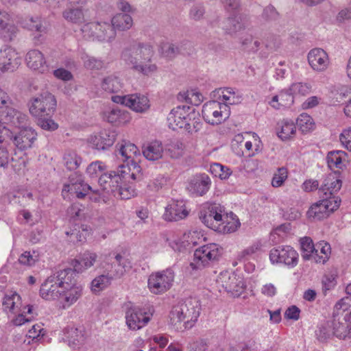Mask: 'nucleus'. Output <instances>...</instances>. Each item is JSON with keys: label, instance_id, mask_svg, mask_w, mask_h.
<instances>
[{"label": "nucleus", "instance_id": "1", "mask_svg": "<svg viewBox=\"0 0 351 351\" xmlns=\"http://www.w3.org/2000/svg\"><path fill=\"white\" fill-rule=\"evenodd\" d=\"M154 51L152 45L147 43H135L124 49L121 53V59L133 71L149 75L157 70L152 61Z\"/></svg>", "mask_w": 351, "mask_h": 351}, {"label": "nucleus", "instance_id": "2", "mask_svg": "<svg viewBox=\"0 0 351 351\" xmlns=\"http://www.w3.org/2000/svg\"><path fill=\"white\" fill-rule=\"evenodd\" d=\"M199 311V301L195 298H187L173 307L170 313L171 322L173 325L184 322L188 327V324L197 321Z\"/></svg>", "mask_w": 351, "mask_h": 351}, {"label": "nucleus", "instance_id": "3", "mask_svg": "<svg viewBox=\"0 0 351 351\" xmlns=\"http://www.w3.org/2000/svg\"><path fill=\"white\" fill-rule=\"evenodd\" d=\"M348 300V298H342L337 302L334 307L332 319L329 321V326L332 327L333 336L340 339L351 337V324H348L341 315V310L345 312L348 309L346 302Z\"/></svg>", "mask_w": 351, "mask_h": 351}, {"label": "nucleus", "instance_id": "4", "mask_svg": "<svg viewBox=\"0 0 351 351\" xmlns=\"http://www.w3.org/2000/svg\"><path fill=\"white\" fill-rule=\"evenodd\" d=\"M221 251L222 249L216 243L202 246L195 251L193 261L190 265L194 269L208 266L219 260Z\"/></svg>", "mask_w": 351, "mask_h": 351}, {"label": "nucleus", "instance_id": "5", "mask_svg": "<svg viewBox=\"0 0 351 351\" xmlns=\"http://www.w3.org/2000/svg\"><path fill=\"white\" fill-rule=\"evenodd\" d=\"M204 119L211 125H217L226 121L230 116L229 106L215 100L210 101L202 107Z\"/></svg>", "mask_w": 351, "mask_h": 351}, {"label": "nucleus", "instance_id": "6", "mask_svg": "<svg viewBox=\"0 0 351 351\" xmlns=\"http://www.w3.org/2000/svg\"><path fill=\"white\" fill-rule=\"evenodd\" d=\"M56 99L51 93L42 92L38 97L33 99L29 107L30 113L36 117L51 116L55 111Z\"/></svg>", "mask_w": 351, "mask_h": 351}, {"label": "nucleus", "instance_id": "7", "mask_svg": "<svg viewBox=\"0 0 351 351\" xmlns=\"http://www.w3.org/2000/svg\"><path fill=\"white\" fill-rule=\"evenodd\" d=\"M82 31L84 37L100 41H111L116 35L111 24L106 22H92L85 24Z\"/></svg>", "mask_w": 351, "mask_h": 351}, {"label": "nucleus", "instance_id": "8", "mask_svg": "<svg viewBox=\"0 0 351 351\" xmlns=\"http://www.w3.org/2000/svg\"><path fill=\"white\" fill-rule=\"evenodd\" d=\"M125 168L126 167L124 165H121L119 166L117 171H110L108 173L101 174L98 180L101 190L106 194L113 195L125 178Z\"/></svg>", "mask_w": 351, "mask_h": 351}, {"label": "nucleus", "instance_id": "9", "mask_svg": "<svg viewBox=\"0 0 351 351\" xmlns=\"http://www.w3.org/2000/svg\"><path fill=\"white\" fill-rule=\"evenodd\" d=\"M226 217L224 206L220 204H210L207 209L200 213L199 219L208 228L216 230Z\"/></svg>", "mask_w": 351, "mask_h": 351}, {"label": "nucleus", "instance_id": "10", "mask_svg": "<svg viewBox=\"0 0 351 351\" xmlns=\"http://www.w3.org/2000/svg\"><path fill=\"white\" fill-rule=\"evenodd\" d=\"M174 279L171 269L152 274L148 279V287L152 292L158 294L169 289Z\"/></svg>", "mask_w": 351, "mask_h": 351}, {"label": "nucleus", "instance_id": "11", "mask_svg": "<svg viewBox=\"0 0 351 351\" xmlns=\"http://www.w3.org/2000/svg\"><path fill=\"white\" fill-rule=\"evenodd\" d=\"M269 258L273 263H283L294 267L298 262V254L289 245L279 246L270 250Z\"/></svg>", "mask_w": 351, "mask_h": 351}, {"label": "nucleus", "instance_id": "12", "mask_svg": "<svg viewBox=\"0 0 351 351\" xmlns=\"http://www.w3.org/2000/svg\"><path fill=\"white\" fill-rule=\"evenodd\" d=\"M322 199L315 203L309 208L307 215L309 217L320 219L328 215L329 213L337 210L341 200L339 199H334V197H328L326 195H321Z\"/></svg>", "mask_w": 351, "mask_h": 351}, {"label": "nucleus", "instance_id": "13", "mask_svg": "<svg viewBox=\"0 0 351 351\" xmlns=\"http://www.w3.org/2000/svg\"><path fill=\"white\" fill-rule=\"evenodd\" d=\"M101 267L105 269L112 278L118 279L123 277L132 268L130 261L121 255L117 254L114 256V261L109 263L104 262L101 264Z\"/></svg>", "mask_w": 351, "mask_h": 351}, {"label": "nucleus", "instance_id": "14", "mask_svg": "<svg viewBox=\"0 0 351 351\" xmlns=\"http://www.w3.org/2000/svg\"><path fill=\"white\" fill-rule=\"evenodd\" d=\"M211 184V179L208 174L197 173L188 180L186 189L195 197H202L210 190Z\"/></svg>", "mask_w": 351, "mask_h": 351}, {"label": "nucleus", "instance_id": "15", "mask_svg": "<svg viewBox=\"0 0 351 351\" xmlns=\"http://www.w3.org/2000/svg\"><path fill=\"white\" fill-rule=\"evenodd\" d=\"M190 106L183 105L173 108L167 116L169 127L173 130L178 128L190 129V124L188 123L187 117Z\"/></svg>", "mask_w": 351, "mask_h": 351}, {"label": "nucleus", "instance_id": "16", "mask_svg": "<svg viewBox=\"0 0 351 351\" xmlns=\"http://www.w3.org/2000/svg\"><path fill=\"white\" fill-rule=\"evenodd\" d=\"M217 283L228 292L235 294L241 293L245 287L241 278L237 277L235 274L228 271L219 274L217 279Z\"/></svg>", "mask_w": 351, "mask_h": 351}, {"label": "nucleus", "instance_id": "17", "mask_svg": "<svg viewBox=\"0 0 351 351\" xmlns=\"http://www.w3.org/2000/svg\"><path fill=\"white\" fill-rule=\"evenodd\" d=\"M21 64V58L16 51L10 47L0 49V71H13Z\"/></svg>", "mask_w": 351, "mask_h": 351}, {"label": "nucleus", "instance_id": "18", "mask_svg": "<svg viewBox=\"0 0 351 351\" xmlns=\"http://www.w3.org/2000/svg\"><path fill=\"white\" fill-rule=\"evenodd\" d=\"M116 147L117 150L115 151V154L118 158L122 160L123 162H127V166L131 164L134 169L139 168L136 162L134 160V157L140 154L137 147L134 144L123 141L121 143H119ZM128 169H130V167H128Z\"/></svg>", "mask_w": 351, "mask_h": 351}, {"label": "nucleus", "instance_id": "19", "mask_svg": "<svg viewBox=\"0 0 351 351\" xmlns=\"http://www.w3.org/2000/svg\"><path fill=\"white\" fill-rule=\"evenodd\" d=\"M307 59L312 69L317 72L326 71L330 63L328 53L321 48L310 50Z\"/></svg>", "mask_w": 351, "mask_h": 351}, {"label": "nucleus", "instance_id": "20", "mask_svg": "<svg viewBox=\"0 0 351 351\" xmlns=\"http://www.w3.org/2000/svg\"><path fill=\"white\" fill-rule=\"evenodd\" d=\"M125 319L130 329L138 330L149 322L150 317L141 308L132 307L128 310Z\"/></svg>", "mask_w": 351, "mask_h": 351}, {"label": "nucleus", "instance_id": "21", "mask_svg": "<svg viewBox=\"0 0 351 351\" xmlns=\"http://www.w3.org/2000/svg\"><path fill=\"white\" fill-rule=\"evenodd\" d=\"M188 214L183 200H171L165 208L163 217L168 221H177L186 217Z\"/></svg>", "mask_w": 351, "mask_h": 351}, {"label": "nucleus", "instance_id": "22", "mask_svg": "<svg viewBox=\"0 0 351 351\" xmlns=\"http://www.w3.org/2000/svg\"><path fill=\"white\" fill-rule=\"evenodd\" d=\"M37 138V133L31 128H23L12 138L14 145L20 150H25L32 147Z\"/></svg>", "mask_w": 351, "mask_h": 351}, {"label": "nucleus", "instance_id": "23", "mask_svg": "<svg viewBox=\"0 0 351 351\" xmlns=\"http://www.w3.org/2000/svg\"><path fill=\"white\" fill-rule=\"evenodd\" d=\"M64 289L50 276L42 284L40 289V295L45 300H56L60 298Z\"/></svg>", "mask_w": 351, "mask_h": 351}, {"label": "nucleus", "instance_id": "24", "mask_svg": "<svg viewBox=\"0 0 351 351\" xmlns=\"http://www.w3.org/2000/svg\"><path fill=\"white\" fill-rule=\"evenodd\" d=\"M221 28L226 34L234 36L237 32L245 29L247 27L245 19L241 16H234L223 20L220 23Z\"/></svg>", "mask_w": 351, "mask_h": 351}, {"label": "nucleus", "instance_id": "25", "mask_svg": "<svg viewBox=\"0 0 351 351\" xmlns=\"http://www.w3.org/2000/svg\"><path fill=\"white\" fill-rule=\"evenodd\" d=\"M342 182L339 176L336 173H330L324 180L323 184L320 189L323 195L328 197H334V199H339L335 195L341 188Z\"/></svg>", "mask_w": 351, "mask_h": 351}, {"label": "nucleus", "instance_id": "26", "mask_svg": "<svg viewBox=\"0 0 351 351\" xmlns=\"http://www.w3.org/2000/svg\"><path fill=\"white\" fill-rule=\"evenodd\" d=\"M76 273L77 271L73 267V269L64 268L60 269L51 276L60 287L64 289L75 285Z\"/></svg>", "mask_w": 351, "mask_h": 351}, {"label": "nucleus", "instance_id": "27", "mask_svg": "<svg viewBox=\"0 0 351 351\" xmlns=\"http://www.w3.org/2000/svg\"><path fill=\"white\" fill-rule=\"evenodd\" d=\"M82 294V287L80 285H73L64 288L60 297L62 307L66 308L73 304Z\"/></svg>", "mask_w": 351, "mask_h": 351}, {"label": "nucleus", "instance_id": "28", "mask_svg": "<svg viewBox=\"0 0 351 351\" xmlns=\"http://www.w3.org/2000/svg\"><path fill=\"white\" fill-rule=\"evenodd\" d=\"M28 67L43 73L47 68L46 61L43 54L38 50H30L25 58Z\"/></svg>", "mask_w": 351, "mask_h": 351}, {"label": "nucleus", "instance_id": "29", "mask_svg": "<svg viewBox=\"0 0 351 351\" xmlns=\"http://www.w3.org/2000/svg\"><path fill=\"white\" fill-rule=\"evenodd\" d=\"M164 149L162 144L159 141H154L144 145L143 154L145 158L150 161H156L163 156Z\"/></svg>", "mask_w": 351, "mask_h": 351}, {"label": "nucleus", "instance_id": "30", "mask_svg": "<svg viewBox=\"0 0 351 351\" xmlns=\"http://www.w3.org/2000/svg\"><path fill=\"white\" fill-rule=\"evenodd\" d=\"M114 141V134H110L106 130L101 131L90 138V143L97 149H106L112 145Z\"/></svg>", "mask_w": 351, "mask_h": 351}, {"label": "nucleus", "instance_id": "31", "mask_svg": "<svg viewBox=\"0 0 351 351\" xmlns=\"http://www.w3.org/2000/svg\"><path fill=\"white\" fill-rule=\"evenodd\" d=\"M18 29L8 19L7 14L0 13V36L5 41H10L16 36Z\"/></svg>", "mask_w": 351, "mask_h": 351}, {"label": "nucleus", "instance_id": "32", "mask_svg": "<svg viewBox=\"0 0 351 351\" xmlns=\"http://www.w3.org/2000/svg\"><path fill=\"white\" fill-rule=\"evenodd\" d=\"M65 191L75 194L78 199L84 198L89 191H93L95 194L100 195V191L99 189L93 190L92 187L88 184L84 183V182L72 184H64L62 193Z\"/></svg>", "mask_w": 351, "mask_h": 351}, {"label": "nucleus", "instance_id": "33", "mask_svg": "<svg viewBox=\"0 0 351 351\" xmlns=\"http://www.w3.org/2000/svg\"><path fill=\"white\" fill-rule=\"evenodd\" d=\"M128 107L136 112H145L150 107L148 97L141 94L130 95V99L128 100Z\"/></svg>", "mask_w": 351, "mask_h": 351}, {"label": "nucleus", "instance_id": "34", "mask_svg": "<svg viewBox=\"0 0 351 351\" xmlns=\"http://www.w3.org/2000/svg\"><path fill=\"white\" fill-rule=\"evenodd\" d=\"M293 102L294 97L289 88L282 90L278 95L274 96L269 104L273 108L280 109L281 108L291 107Z\"/></svg>", "mask_w": 351, "mask_h": 351}, {"label": "nucleus", "instance_id": "35", "mask_svg": "<svg viewBox=\"0 0 351 351\" xmlns=\"http://www.w3.org/2000/svg\"><path fill=\"white\" fill-rule=\"evenodd\" d=\"M106 119L109 123L121 125L130 122L131 117L130 113L125 110L113 108L106 112Z\"/></svg>", "mask_w": 351, "mask_h": 351}, {"label": "nucleus", "instance_id": "36", "mask_svg": "<svg viewBox=\"0 0 351 351\" xmlns=\"http://www.w3.org/2000/svg\"><path fill=\"white\" fill-rule=\"evenodd\" d=\"M63 18L69 23L82 24L85 21L84 10L69 6L62 12Z\"/></svg>", "mask_w": 351, "mask_h": 351}, {"label": "nucleus", "instance_id": "37", "mask_svg": "<svg viewBox=\"0 0 351 351\" xmlns=\"http://www.w3.org/2000/svg\"><path fill=\"white\" fill-rule=\"evenodd\" d=\"M97 258L96 253L85 252L80 257V260H75L73 267L77 273L82 272L84 269L90 268L95 263Z\"/></svg>", "mask_w": 351, "mask_h": 351}, {"label": "nucleus", "instance_id": "38", "mask_svg": "<svg viewBox=\"0 0 351 351\" xmlns=\"http://www.w3.org/2000/svg\"><path fill=\"white\" fill-rule=\"evenodd\" d=\"M132 25V18L128 14H117L111 20V25L114 30L125 31L130 29Z\"/></svg>", "mask_w": 351, "mask_h": 351}, {"label": "nucleus", "instance_id": "39", "mask_svg": "<svg viewBox=\"0 0 351 351\" xmlns=\"http://www.w3.org/2000/svg\"><path fill=\"white\" fill-rule=\"evenodd\" d=\"M101 86L106 92L113 93L121 90L123 83L119 77L110 75L103 78Z\"/></svg>", "mask_w": 351, "mask_h": 351}, {"label": "nucleus", "instance_id": "40", "mask_svg": "<svg viewBox=\"0 0 351 351\" xmlns=\"http://www.w3.org/2000/svg\"><path fill=\"white\" fill-rule=\"evenodd\" d=\"M21 296L16 293L5 295L3 300V310L6 312L16 313L20 311Z\"/></svg>", "mask_w": 351, "mask_h": 351}, {"label": "nucleus", "instance_id": "41", "mask_svg": "<svg viewBox=\"0 0 351 351\" xmlns=\"http://www.w3.org/2000/svg\"><path fill=\"white\" fill-rule=\"evenodd\" d=\"M331 252L330 245L324 241L315 244L314 261L324 263L328 259Z\"/></svg>", "mask_w": 351, "mask_h": 351}, {"label": "nucleus", "instance_id": "42", "mask_svg": "<svg viewBox=\"0 0 351 351\" xmlns=\"http://www.w3.org/2000/svg\"><path fill=\"white\" fill-rule=\"evenodd\" d=\"M300 245L303 259L314 261L315 245L313 240L308 237H303L300 239Z\"/></svg>", "mask_w": 351, "mask_h": 351}, {"label": "nucleus", "instance_id": "43", "mask_svg": "<svg viewBox=\"0 0 351 351\" xmlns=\"http://www.w3.org/2000/svg\"><path fill=\"white\" fill-rule=\"evenodd\" d=\"M112 280V277L110 276L107 272L104 271V274L93 280L91 282V290L95 293L99 292L108 287Z\"/></svg>", "mask_w": 351, "mask_h": 351}, {"label": "nucleus", "instance_id": "44", "mask_svg": "<svg viewBox=\"0 0 351 351\" xmlns=\"http://www.w3.org/2000/svg\"><path fill=\"white\" fill-rule=\"evenodd\" d=\"M220 90L221 91V96L226 101L225 104L228 106L234 105L241 102V95L238 91L234 90L232 88H221Z\"/></svg>", "mask_w": 351, "mask_h": 351}, {"label": "nucleus", "instance_id": "45", "mask_svg": "<svg viewBox=\"0 0 351 351\" xmlns=\"http://www.w3.org/2000/svg\"><path fill=\"white\" fill-rule=\"evenodd\" d=\"M279 125L280 130L278 132V136L282 140H288L295 134L296 127L293 121L284 120Z\"/></svg>", "mask_w": 351, "mask_h": 351}, {"label": "nucleus", "instance_id": "46", "mask_svg": "<svg viewBox=\"0 0 351 351\" xmlns=\"http://www.w3.org/2000/svg\"><path fill=\"white\" fill-rule=\"evenodd\" d=\"M239 226L240 222L237 218H234L232 216L229 217L226 214L225 221H223L222 225H220L215 231L228 234L235 232Z\"/></svg>", "mask_w": 351, "mask_h": 351}, {"label": "nucleus", "instance_id": "47", "mask_svg": "<svg viewBox=\"0 0 351 351\" xmlns=\"http://www.w3.org/2000/svg\"><path fill=\"white\" fill-rule=\"evenodd\" d=\"M186 43L180 45L165 43L162 46V53L168 58H173L177 54L186 52Z\"/></svg>", "mask_w": 351, "mask_h": 351}, {"label": "nucleus", "instance_id": "48", "mask_svg": "<svg viewBox=\"0 0 351 351\" xmlns=\"http://www.w3.org/2000/svg\"><path fill=\"white\" fill-rule=\"evenodd\" d=\"M63 160L64 166L70 171L77 169L82 162V158L74 151L66 152L64 155Z\"/></svg>", "mask_w": 351, "mask_h": 351}, {"label": "nucleus", "instance_id": "49", "mask_svg": "<svg viewBox=\"0 0 351 351\" xmlns=\"http://www.w3.org/2000/svg\"><path fill=\"white\" fill-rule=\"evenodd\" d=\"M296 123L299 130L302 133L309 132L315 128L313 119L310 115L306 113L301 114L297 119Z\"/></svg>", "mask_w": 351, "mask_h": 351}, {"label": "nucleus", "instance_id": "50", "mask_svg": "<svg viewBox=\"0 0 351 351\" xmlns=\"http://www.w3.org/2000/svg\"><path fill=\"white\" fill-rule=\"evenodd\" d=\"M210 172L221 180L228 179L232 174V170L227 166H223L219 163H214L210 165Z\"/></svg>", "mask_w": 351, "mask_h": 351}, {"label": "nucleus", "instance_id": "51", "mask_svg": "<svg viewBox=\"0 0 351 351\" xmlns=\"http://www.w3.org/2000/svg\"><path fill=\"white\" fill-rule=\"evenodd\" d=\"M68 343L70 347L75 348L84 339L83 335L81 330L77 328H71L67 332Z\"/></svg>", "mask_w": 351, "mask_h": 351}, {"label": "nucleus", "instance_id": "52", "mask_svg": "<svg viewBox=\"0 0 351 351\" xmlns=\"http://www.w3.org/2000/svg\"><path fill=\"white\" fill-rule=\"evenodd\" d=\"M317 339L321 341L324 342L330 337L333 335L332 327L329 326V321L324 324H322L315 331Z\"/></svg>", "mask_w": 351, "mask_h": 351}, {"label": "nucleus", "instance_id": "53", "mask_svg": "<svg viewBox=\"0 0 351 351\" xmlns=\"http://www.w3.org/2000/svg\"><path fill=\"white\" fill-rule=\"evenodd\" d=\"M136 195L135 189L128 184L122 185V183L119 184L118 190L114 192L113 196L119 197L122 199H129Z\"/></svg>", "mask_w": 351, "mask_h": 351}, {"label": "nucleus", "instance_id": "54", "mask_svg": "<svg viewBox=\"0 0 351 351\" xmlns=\"http://www.w3.org/2000/svg\"><path fill=\"white\" fill-rule=\"evenodd\" d=\"M312 86L310 84L308 83H302V82H296L292 84L289 87V91L292 93L293 95H306L309 94L311 91Z\"/></svg>", "mask_w": 351, "mask_h": 351}, {"label": "nucleus", "instance_id": "55", "mask_svg": "<svg viewBox=\"0 0 351 351\" xmlns=\"http://www.w3.org/2000/svg\"><path fill=\"white\" fill-rule=\"evenodd\" d=\"M106 166L102 162L97 160L91 162L86 169V173L90 178H96L105 173Z\"/></svg>", "mask_w": 351, "mask_h": 351}, {"label": "nucleus", "instance_id": "56", "mask_svg": "<svg viewBox=\"0 0 351 351\" xmlns=\"http://www.w3.org/2000/svg\"><path fill=\"white\" fill-rule=\"evenodd\" d=\"M288 177V171L285 167H280L277 169V171L274 173L272 180L271 185L274 187H280L281 186L285 181L287 179Z\"/></svg>", "mask_w": 351, "mask_h": 351}, {"label": "nucleus", "instance_id": "57", "mask_svg": "<svg viewBox=\"0 0 351 351\" xmlns=\"http://www.w3.org/2000/svg\"><path fill=\"white\" fill-rule=\"evenodd\" d=\"M342 154H344L342 151H333L328 154L327 162L330 168H341Z\"/></svg>", "mask_w": 351, "mask_h": 351}, {"label": "nucleus", "instance_id": "58", "mask_svg": "<svg viewBox=\"0 0 351 351\" xmlns=\"http://www.w3.org/2000/svg\"><path fill=\"white\" fill-rule=\"evenodd\" d=\"M11 104H6L3 108H0V117L2 121L5 123H9L10 121L13 119L14 115H17L16 113L19 112L14 108L10 106Z\"/></svg>", "mask_w": 351, "mask_h": 351}, {"label": "nucleus", "instance_id": "59", "mask_svg": "<svg viewBox=\"0 0 351 351\" xmlns=\"http://www.w3.org/2000/svg\"><path fill=\"white\" fill-rule=\"evenodd\" d=\"M16 114L17 115L13 117V119H12L9 123L15 127L21 128V129L25 128L28 121L27 116L20 111H19Z\"/></svg>", "mask_w": 351, "mask_h": 351}, {"label": "nucleus", "instance_id": "60", "mask_svg": "<svg viewBox=\"0 0 351 351\" xmlns=\"http://www.w3.org/2000/svg\"><path fill=\"white\" fill-rule=\"evenodd\" d=\"M38 125L45 130H56L58 125L51 119H45V117H38Z\"/></svg>", "mask_w": 351, "mask_h": 351}, {"label": "nucleus", "instance_id": "61", "mask_svg": "<svg viewBox=\"0 0 351 351\" xmlns=\"http://www.w3.org/2000/svg\"><path fill=\"white\" fill-rule=\"evenodd\" d=\"M260 248V245L258 243H254L252 245L247 247L243 250L240 254L238 255V258L239 261H245L248 259V258L254 254Z\"/></svg>", "mask_w": 351, "mask_h": 351}, {"label": "nucleus", "instance_id": "62", "mask_svg": "<svg viewBox=\"0 0 351 351\" xmlns=\"http://www.w3.org/2000/svg\"><path fill=\"white\" fill-rule=\"evenodd\" d=\"M339 140L345 148L351 152V128L343 130Z\"/></svg>", "mask_w": 351, "mask_h": 351}, {"label": "nucleus", "instance_id": "63", "mask_svg": "<svg viewBox=\"0 0 351 351\" xmlns=\"http://www.w3.org/2000/svg\"><path fill=\"white\" fill-rule=\"evenodd\" d=\"M205 10L204 6L202 5H195L191 8L189 16L191 19L195 21H199L202 19Z\"/></svg>", "mask_w": 351, "mask_h": 351}, {"label": "nucleus", "instance_id": "64", "mask_svg": "<svg viewBox=\"0 0 351 351\" xmlns=\"http://www.w3.org/2000/svg\"><path fill=\"white\" fill-rule=\"evenodd\" d=\"M263 17L267 21H275L278 18V12L273 5H268L263 12Z\"/></svg>", "mask_w": 351, "mask_h": 351}]
</instances>
